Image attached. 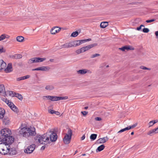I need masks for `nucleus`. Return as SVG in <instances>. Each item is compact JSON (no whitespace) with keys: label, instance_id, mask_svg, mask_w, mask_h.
I'll use <instances>...</instances> for the list:
<instances>
[{"label":"nucleus","instance_id":"nucleus-34","mask_svg":"<svg viewBox=\"0 0 158 158\" xmlns=\"http://www.w3.org/2000/svg\"><path fill=\"white\" fill-rule=\"evenodd\" d=\"M6 37V34H3L0 36V41L4 40Z\"/></svg>","mask_w":158,"mask_h":158},{"label":"nucleus","instance_id":"nucleus-41","mask_svg":"<svg viewBox=\"0 0 158 158\" xmlns=\"http://www.w3.org/2000/svg\"><path fill=\"white\" fill-rule=\"evenodd\" d=\"M140 69H146V70H151V69H150V68H147L145 67H144V66H141L140 67Z\"/></svg>","mask_w":158,"mask_h":158},{"label":"nucleus","instance_id":"nucleus-45","mask_svg":"<svg viewBox=\"0 0 158 158\" xmlns=\"http://www.w3.org/2000/svg\"><path fill=\"white\" fill-rule=\"evenodd\" d=\"M24 78L23 77H19L17 78L16 80L17 81H19L21 80H23Z\"/></svg>","mask_w":158,"mask_h":158},{"label":"nucleus","instance_id":"nucleus-53","mask_svg":"<svg viewBox=\"0 0 158 158\" xmlns=\"http://www.w3.org/2000/svg\"><path fill=\"white\" fill-rule=\"evenodd\" d=\"M155 34L156 35V38H157L158 39V31H156L155 32Z\"/></svg>","mask_w":158,"mask_h":158},{"label":"nucleus","instance_id":"nucleus-44","mask_svg":"<svg viewBox=\"0 0 158 158\" xmlns=\"http://www.w3.org/2000/svg\"><path fill=\"white\" fill-rule=\"evenodd\" d=\"M155 20V19H150V20H147L146 21V22L147 23H151V22H153Z\"/></svg>","mask_w":158,"mask_h":158},{"label":"nucleus","instance_id":"nucleus-20","mask_svg":"<svg viewBox=\"0 0 158 158\" xmlns=\"http://www.w3.org/2000/svg\"><path fill=\"white\" fill-rule=\"evenodd\" d=\"M12 97H15L17 98L20 100H22L23 99V97L21 94L19 93H17L15 92V95H13Z\"/></svg>","mask_w":158,"mask_h":158},{"label":"nucleus","instance_id":"nucleus-12","mask_svg":"<svg viewBox=\"0 0 158 158\" xmlns=\"http://www.w3.org/2000/svg\"><path fill=\"white\" fill-rule=\"evenodd\" d=\"M97 44L94 43L92 44L88 45L86 46L83 47L84 49L85 52L88 51L91 48H93L94 47L96 46L97 45Z\"/></svg>","mask_w":158,"mask_h":158},{"label":"nucleus","instance_id":"nucleus-54","mask_svg":"<svg viewBox=\"0 0 158 158\" xmlns=\"http://www.w3.org/2000/svg\"><path fill=\"white\" fill-rule=\"evenodd\" d=\"M80 49L81 51V53L85 52V51L84 50V49L83 47L81 48H80Z\"/></svg>","mask_w":158,"mask_h":158},{"label":"nucleus","instance_id":"nucleus-52","mask_svg":"<svg viewBox=\"0 0 158 158\" xmlns=\"http://www.w3.org/2000/svg\"><path fill=\"white\" fill-rule=\"evenodd\" d=\"M95 119L97 121H101L102 119L100 117H97L95 118Z\"/></svg>","mask_w":158,"mask_h":158},{"label":"nucleus","instance_id":"nucleus-36","mask_svg":"<svg viewBox=\"0 0 158 158\" xmlns=\"http://www.w3.org/2000/svg\"><path fill=\"white\" fill-rule=\"evenodd\" d=\"M7 93L9 95L11 96L12 95V96L15 94V92L12 91H7Z\"/></svg>","mask_w":158,"mask_h":158},{"label":"nucleus","instance_id":"nucleus-60","mask_svg":"<svg viewBox=\"0 0 158 158\" xmlns=\"http://www.w3.org/2000/svg\"><path fill=\"white\" fill-rule=\"evenodd\" d=\"M45 148V146H43L41 148V149L43 150Z\"/></svg>","mask_w":158,"mask_h":158},{"label":"nucleus","instance_id":"nucleus-59","mask_svg":"<svg viewBox=\"0 0 158 158\" xmlns=\"http://www.w3.org/2000/svg\"><path fill=\"white\" fill-rule=\"evenodd\" d=\"M91 39L89 38V39H86V40H85V42H87V41H90V40H91Z\"/></svg>","mask_w":158,"mask_h":158},{"label":"nucleus","instance_id":"nucleus-55","mask_svg":"<svg viewBox=\"0 0 158 158\" xmlns=\"http://www.w3.org/2000/svg\"><path fill=\"white\" fill-rule=\"evenodd\" d=\"M55 114L57 115H59L60 114V113L58 111H56L55 113Z\"/></svg>","mask_w":158,"mask_h":158},{"label":"nucleus","instance_id":"nucleus-16","mask_svg":"<svg viewBox=\"0 0 158 158\" xmlns=\"http://www.w3.org/2000/svg\"><path fill=\"white\" fill-rule=\"evenodd\" d=\"M108 138L107 137L101 138L97 140L98 143H104L108 140Z\"/></svg>","mask_w":158,"mask_h":158},{"label":"nucleus","instance_id":"nucleus-48","mask_svg":"<svg viewBox=\"0 0 158 158\" xmlns=\"http://www.w3.org/2000/svg\"><path fill=\"white\" fill-rule=\"evenodd\" d=\"M75 41L76 43V44L77 46L79 45H80L79 40H75Z\"/></svg>","mask_w":158,"mask_h":158},{"label":"nucleus","instance_id":"nucleus-40","mask_svg":"<svg viewBox=\"0 0 158 158\" xmlns=\"http://www.w3.org/2000/svg\"><path fill=\"white\" fill-rule=\"evenodd\" d=\"M149 31V29L146 28H145L143 30V31L144 33H148Z\"/></svg>","mask_w":158,"mask_h":158},{"label":"nucleus","instance_id":"nucleus-21","mask_svg":"<svg viewBox=\"0 0 158 158\" xmlns=\"http://www.w3.org/2000/svg\"><path fill=\"white\" fill-rule=\"evenodd\" d=\"M0 61L1 62V68L0 69V72L2 69H4L6 66V64L3 60H1Z\"/></svg>","mask_w":158,"mask_h":158},{"label":"nucleus","instance_id":"nucleus-24","mask_svg":"<svg viewBox=\"0 0 158 158\" xmlns=\"http://www.w3.org/2000/svg\"><path fill=\"white\" fill-rule=\"evenodd\" d=\"M105 146L104 144H102L99 146L97 149L96 150V152H100L102 151L104 148H105Z\"/></svg>","mask_w":158,"mask_h":158},{"label":"nucleus","instance_id":"nucleus-56","mask_svg":"<svg viewBox=\"0 0 158 158\" xmlns=\"http://www.w3.org/2000/svg\"><path fill=\"white\" fill-rule=\"evenodd\" d=\"M85 138V135H83V136L81 138V140H84Z\"/></svg>","mask_w":158,"mask_h":158},{"label":"nucleus","instance_id":"nucleus-3","mask_svg":"<svg viewBox=\"0 0 158 158\" xmlns=\"http://www.w3.org/2000/svg\"><path fill=\"white\" fill-rule=\"evenodd\" d=\"M19 133L24 137L27 138L30 136H34L36 134L35 129L34 127L30 128L23 127L20 130Z\"/></svg>","mask_w":158,"mask_h":158},{"label":"nucleus","instance_id":"nucleus-47","mask_svg":"<svg viewBox=\"0 0 158 158\" xmlns=\"http://www.w3.org/2000/svg\"><path fill=\"white\" fill-rule=\"evenodd\" d=\"M81 113L84 116H85L88 114V112L86 111H81Z\"/></svg>","mask_w":158,"mask_h":158},{"label":"nucleus","instance_id":"nucleus-6","mask_svg":"<svg viewBox=\"0 0 158 158\" xmlns=\"http://www.w3.org/2000/svg\"><path fill=\"white\" fill-rule=\"evenodd\" d=\"M35 145V144H31L28 146L27 148L24 150V152L27 154L31 153L34 150Z\"/></svg>","mask_w":158,"mask_h":158},{"label":"nucleus","instance_id":"nucleus-22","mask_svg":"<svg viewBox=\"0 0 158 158\" xmlns=\"http://www.w3.org/2000/svg\"><path fill=\"white\" fill-rule=\"evenodd\" d=\"M108 25V23L107 22H102L100 24V27L102 28H104L106 27Z\"/></svg>","mask_w":158,"mask_h":158},{"label":"nucleus","instance_id":"nucleus-9","mask_svg":"<svg viewBox=\"0 0 158 158\" xmlns=\"http://www.w3.org/2000/svg\"><path fill=\"white\" fill-rule=\"evenodd\" d=\"M9 148L8 150L7 154L10 155H14L17 153V152L15 149L14 148H10V145H8Z\"/></svg>","mask_w":158,"mask_h":158},{"label":"nucleus","instance_id":"nucleus-38","mask_svg":"<svg viewBox=\"0 0 158 158\" xmlns=\"http://www.w3.org/2000/svg\"><path fill=\"white\" fill-rule=\"evenodd\" d=\"M100 54L98 53H96L92 55L90 57L91 58H94L97 56H100Z\"/></svg>","mask_w":158,"mask_h":158},{"label":"nucleus","instance_id":"nucleus-4","mask_svg":"<svg viewBox=\"0 0 158 158\" xmlns=\"http://www.w3.org/2000/svg\"><path fill=\"white\" fill-rule=\"evenodd\" d=\"M72 135V130L70 129H68L67 133L65 134L63 139V141L65 144H68L70 143Z\"/></svg>","mask_w":158,"mask_h":158},{"label":"nucleus","instance_id":"nucleus-58","mask_svg":"<svg viewBox=\"0 0 158 158\" xmlns=\"http://www.w3.org/2000/svg\"><path fill=\"white\" fill-rule=\"evenodd\" d=\"M158 122V120H154V123H153V124H154L157 123Z\"/></svg>","mask_w":158,"mask_h":158},{"label":"nucleus","instance_id":"nucleus-2","mask_svg":"<svg viewBox=\"0 0 158 158\" xmlns=\"http://www.w3.org/2000/svg\"><path fill=\"white\" fill-rule=\"evenodd\" d=\"M1 135H0V141L4 142L7 146L12 144L14 141V138L10 136L11 131L8 129L4 128L0 131Z\"/></svg>","mask_w":158,"mask_h":158},{"label":"nucleus","instance_id":"nucleus-62","mask_svg":"<svg viewBox=\"0 0 158 158\" xmlns=\"http://www.w3.org/2000/svg\"><path fill=\"white\" fill-rule=\"evenodd\" d=\"M6 38H9L10 37V36L8 35H6Z\"/></svg>","mask_w":158,"mask_h":158},{"label":"nucleus","instance_id":"nucleus-64","mask_svg":"<svg viewBox=\"0 0 158 158\" xmlns=\"http://www.w3.org/2000/svg\"><path fill=\"white\" fill-rule=\"evenodd\" d=\"M140 26L141 27H144V26L143 25H140Z\"/></svg>","mask_w":158,"mask_h":158},{"label":"nucleus","instance_id":"nucleus-17","mask_svg":"<svg viewBox=\"0 0 158 158\" xmlns=\"http://www.w3.org/2000/svg\"><path fill=\"white\" fill-rule=\"evenodd\" d=\"M5 114V110L2 108H0V119H2L4 117Z\"/></svg>","mask_w":158,"mask_h":158},{"label":"nucleus","instance_id":"nucleus-10","mask_svg":"<svg viewBox=\"0 0 158 158\" xmlns=\"http://www.w3.org/2000/svg\"><path fill=\"white\" fill-rule=\"evenodd\" d=\"M57 96H52L49 95L44 96L43 97V99L44 100H46L47 99H48L53 101H57Z\"/></svg>","mask_w":158,"mask_h":158},{"label":"nucleus","instance_id":"nucleus-43","mask_svg":"<svg viewBox=\"0 0 158 158\" xmlns=\"http://www.w3.org/2000/svg\"><path fill=\"white\" fill-rule=\"evenodd\" d=\"M55 112L56 111L53 110H48V112L51 113L52 114H55Z\"/></svg>","mask_w":158,"mask_h":158},{"label":"nucleus","instance_id":"nucleus-37","mask_svg":"<svg viewBox=\"0 0 158 158\" xmlns=\"http://www.w3.org/2000/svg\"><path fill=\"white\" fill-rule=\"evenodd\" d=\"M70 42L71 43V47L77 46L76 43L75 42V41H72Z\"/></svg>","mask_w":158,"mask_h":158},{"label":"nucleus","instance_id":"nucleus-13","mask_svg":"<svg viewBox=\"0 0 158 158\" xmlns=\"http://www.w3.org/2000/svg\"><path fill=\"white\" fill-rule=\"evenodd\" d=\"M13 70L12 64L9 63L6 69H5L4 71L6 73H7L12 71Z\"/></svg>","mask_w":158,"mask_h":158},{"label":"nucleus","instance_id":"nucleus-46","mask_svg":"<svg viewBox=\"0 0 158 158\" xmlns=\"http://www.w3.org/2000/svg\"><path fill=\"white\" fill-rule=\"evenodd\" d=\"M154 123V120H152V121H150L149 123V127H150L152 126L154 124H153V123Z\"/></svg>","mask_w":158,"mask_h":158},{"label":"nucleus","instance_id":"nucleus-5","mask_svg":"<svg viewBox=\"0 0 158 158\" xmlns=\"http://www.w3.org/2000/svg\"><path fill=\"white\" fill-rule=\"evenodd\" d=\"M6 146L7 145L3 142L0 143V153L3 155L7 154L9 147Z\"/></svg>","mask_w":158,"mask_h":158},{"label":"nucleus","instance_id":"nucleus-35","mask_svg":"<svg viewBox=\"0 0 158 158\" xmlns=\"http://www.w3.org/2000/svg\"><path fill=\"white\" fill-rule=\"evenodd\" d=\"M129 130V128H128V127H127L124 128L120 130L119 131H118V133H121L122 132L124 131H125L127 130Z\"/></svg>","mask_w":158,"mask_h":158},{"label":"nucleus","instance_id":"nucleus-18","mask_svg":"<svg viewBox=\"0 0 158 158\" xmlns=\"http://www.w3.org/2000/svg\"><path fill=\"white\" fill-rule=\"evenodd\" d=\"M157 132L155 129L150 130L147 133V135L150 136H152L154 134H156Z\"/></svg>","mask_w":158,"mask_h":158},{"label":"nucleus","instance_id":"nucleus-8","mask_svg":"<svg viewBox=\"0 0 158 158\" xmlns=\"http://www.w3.org/2000/svg\"><path fill=\"white\" fill-rule=\"evenodd\" d=\"M50 69L49 67L48 66H44L38 67L37 68L33 69L32 71H48Z\"/></svg>","mask_w":158,"mask_h":158},{"label":"nucleus","instance_id":"nucleus-19","mask_svg":"<svg viewBox=\"0 0 158 158\" xmlns=\"http://www.w3.org/2000/svg\"><path fill=\"white\" fill-rule=\"evenodd\" d=\"M3 121V123L5 125H8L10 122L9 118L6 117L4 118Z\"/></svg>","mask_w":158,"mask_h":158},{"label":"nucleus","instance_id":"nucleus-29","mask_svg":"<svg viewBox=\"0 0 158 158\" xmlns=\"http://www.w3.org/2000/svg\"><path fill=\"white\" fill-rule=\"evenodd\" d=\"M97 134H92L90 136V138L91 140H94L96 139L97 137Z\"/></svg>","mask_w":158,"mask_h":158},{"label":"nucleus","instance_id":"nucleus-14","mask_svg":"<svg viewBox=\"0 0 158 158\" xmlns=\"http://www.w3.org/2000/svg\"><path fill=\"white\" fill-rule=\"evenodd\" d=\"M60 30V28L57 27L53 28L51 30V33L52 34H54L58 32Z\"/></svg>","mask_w":158,"mask_h":158},{"label":"nucleus","instance_id":"nucleus-26","mask_svg":"<svg viewBox=\"0 0 158 158\" xmlns=\"http://www.w3.org/2000/svg\"><path fill=\"white\" fill-rule=\"evenodd\" d=\"M30 64L33 63L37 62V57H34L30 59L29 60V62Z\"/></svg>","mask_w":158,"mask_h":158},{"label":"nucleus","instance_id":"nucleus-31","mask_svg":"<svg viewBox=\"0 0 158 158\" xmlns=\"http://www.w3.org/2000/svg\"><path fill=\"white\" fill-rule=\"evenodd\" d=\"M37 62H43L46 60V58H41L40 57H37Z\"/></svg>","mask_w":158,"mask_h":158},{"label":"nucleus","instance_id":"nucleus-27","mask_svg":"<svg viewBox=\"0 0 158 158\" xmlns=\"http://www.w3.org/2000/svg\"><path fill=\"white\" fill-rule=\"evenodd\" d=\"M63 47L65 48H68L71 47L70 42L65 43L62 46Z\"/></svg>","mask_w":158,"mask_h":158},{"label":"nucleus","instance_id":"nucleus-39","mask_svg":"<svg viewBox=\"0 0 158 158\" xmlns=\"http://www.w3.org/2000/svg\"><path fill=\"white\" fill-rule=\"evenodd\" d=\"M5 52L6 50L3 48V47H2L1 48H0V53Z\"/></svg>","mask_w":158,"mask_h":158},{"label":"nucleus","instance_id":"nucleus-57","mask_svg":"<svg viewBox=\"0 0 158 158\" xmlns=\"http://www.w3.org/2000/svg\"><path fill=\"white\" fill-rule=\"evenodd\" d=\"M141 27L139 26V27H138L137 28L136 30L138 31H139L141 30Z\"/></svg>","mask_w":158,"mask_h":158},{"label":"nucleus","instance_id":"nucleus-50","mask_svg":"<svg viewBox=\"0 0 158 158\" xmlns=\"http://www.w3.org/2000/svg\"><path fill=\"white\" fill-rule=\"evenodd\" d=\"M80 40V45L81 44L83 43L86 42L85 40Z\"/></svg>","mask_w":158,"mask_h":158},{"label":"nucleus","instance_id":"nucleus-15","mask_svg":"<svg viewBox=\"0 0 158 158\" xmlns=\"http://www.w3.org/2000/svg\"><path fill=\"white\" fill-rule=\"evenodd\" d=\"M0 93L5 96L6 95V92L5 91L4 86L3 85H0Z\"/></svg>","mask_w":158,"mask_h":158},{"label":"nucleus","instance_id":"nucleus-61","mask_svg":"<svg viewBox=\"0 0 158 158\" xmlns=\"http://www.w3.org/2000/svg\"><path fill=\"white\" fill-rule=\"evenodd\" d=\"M49 61L51 62H53L54 61V59H50Z\"/></svg>","mask_w":158,"mask_h":158},{"label":"nucleus","instance_id":"nucleus-25","mask_svg":"<svg viewBox=\"0 0 158 158\" xmlns=\"http://www.w3.org/2000/svg\"><path fill=\"white\" fill-rule=\"evenodd\" d=\"M87 73V71L86 69H82L79 70L77 71V73L78 74H84Z\"/></svg>","mask_w":158,"mask_h":158},{"label":"nucleus","instance_id":"nucleus-1","mask_svg":"<svg viewBox=\"0 0 158 158\" xmlns=\"http://www.w3.org/2000/svg\"><path fill=\"white\" fill-rule=\"evenodd\" d=\"M57 138L56 134L52 130L48 131L46 134L42 135H37L35 138V140H38L41 144H43L44 142H48L49 139L52 142L55 141Z\"/></svg>","mask_w":158,"mask_h":158},{"label":"nucleus","instance_id":"nucleus-33","mask_svg":"<svg viewBox=\"0 0 158 158\" xmlns=\"http://www.w3.org/2000/svg\"><path fill=\"white\" fill-rule=\"evenodd\" d=\"M78 34V33L77 31L73 32L71 34V36L73 37H76Z\"/></svg>","mask_w":158,"mask_h":158},{"label":"nucleus","instance_id":"nucleus-32","mask_svg":"<svg viewBox=\"0 0 158 158\" xmlns=\"http://www.w3.org/2000/svg\"><path fill=\"white\" fill-rule=\"evenodd\" d=\"M68 97L67 96H65V97H57V101L60 100H65L68 99Z\"/></svg>","mask_w":158,"mask_h":158},{"label":"nucleus","instance_id":"nucleus-7","mask_svg":"<svg viewBox=\"0 0 158 158\" xmlns=\"http://www.w3.org/2000/svg\"><path fill=\"white\" fill-rule=\"evenodd\" d=\"M5 100V102L8 105V106L10 107L11 109L14 112L18 113L19 111H18V109L16 106L12 102H9V100H7L6 99Z\"/></svg>","mask_w":158,"mask_h":158},{"label":"nucleus","instance_id":"nucleus-28","mask_svg":"<svg viewBox=\"0 0 158 158\" xmlns=\"http://www.w3.org/2000/svg\"><path fill=\"white\" fill-rule=\"evenodd\" d=\"M24 39V38L22 36H18L16 38V40L19 42H22Z\"/></svg>","mask_w":158,"mask_h":158},{"label":"nucleus","instance_id":"nucleus-11","mask_svg":"<svg viewBox=\"0 0 158 158\" xmlns=\"http://www.w3.org/2000/svg\"><path fill=\"white\" fill-rule=\"evenodd\" d=\"M118 49L123 51H124L125 50H133L134 49V48L132 47H131L130 46H125L122 48H119Z\"/></svg>","mask_w":158,"mask_h":158},{"label":"nucleus","instance_id":"nucleus-51","mask_svg":"<svg viewBox=\"0 0 158 158\" xmlns=\"http://www.w3.org/2000/svg\"><path fill=\"white\" fill-rule=\"evenodd\" d=\"M76 52L77 54H79L81 53L80 49L76 50Z\"/></svg>","mask_w":158,"mask_h":158},{"label":"nucleus","instance_id":"nucleus-30","mask_svg":"<svg viewBox=\"0 0 158 158\" xmlns=\"http://www.w3.org/2000/svg\"><path fill=\"white\" fill-rule=\"evenodd\" d=\"M54 88V87L52 85H47L45 87V89L47 90H51L53 89Z\"/></svg>","mask_w":158,"mask_h":158},{"label":"nucleus","instance_id":"nucleus-23","mask_svg":"<svg viewBox=\"0 0 158 158\" xmlns=\"http://www.w3.org/2000/svg\"><path fill=\"white\" fill-rule=\"evenodd\" d=\"M22 55L20 54H16L12 56V58H15V59H19L22 58Z\"/></svg>","mask_w":158,"mask_h":158},{"label":"nucleus","instance_id":"nucleus-63","mask_svg":"<svg viewBox=\"0 0 158 158\" xmlns=\"http://www.w3.org/2000/svg\"><path fill=\"white\" fill-rule=\"evenodd\" d=\"M88 108V106H86L84 107L85 109V110L87 109Z\"/></svg>","mask_w":158,"mask_h":158},{"label":"nucleus","instance_id":"nucleus-42","mask_svg":"<svg viewBox=\"0 0 158 158\" xmlns=\"http://www.w3.org/2000/svg\"><path fill=\"white\" fill-rule=\"evenodd\" d=\"M137 124H133V125L128 126V128H129V130H130L132 128H134L135 127L137 126Z\"/></svg>","mask_w":158,"mask_h":158},{"label":"nucleus","instance_id":"nucleus-49","mask_svg":"<svg viewBox=\"0 0 158 158\" xmlns=\"http://www.w3.org/2000/svg\"><path fill=\"white\" fill-rule=\"evenodd\" d=\"M23 77L24 79V80L25 79H28V78H29V77H30V76L29 75H27L26 76H23Z\"/></svg>","mask_w":158,"mask_h":158}]
</instances>
